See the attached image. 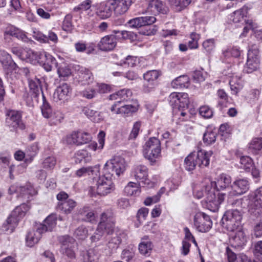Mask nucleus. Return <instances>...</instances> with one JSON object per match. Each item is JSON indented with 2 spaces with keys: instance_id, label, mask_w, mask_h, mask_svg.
<instances>
[{
  "instance_id": "obj_1",
  "label": "nucleus",
  "mask_w": 262,
  "mask_h": 262,
  "mask_svg": "<svg viewBox=\"0 0 262 262\" xmlns=\"http://www.w3.org/2000/svg\"><path fill=\"white\" fill-rule=\"evenodd\" d=\"M114 159L107 161L104 167V176L97 180L96 186L93 188L98 195L104 196L111 192L114 184Z\"/></svg>"
},
{
  "instance_id": "obj_2",
  "label": "nucleus",
  "mask_w": 262,
  "mask_h": 262,
  "mask_svg": "<svg viewBox=\"0 0 262 262\" xmlns=\"http://www.w3.org/2000/svg\"><path fill=\"white\" fill-rule=\"evenodd\" d=\"M168 100L170 104L172 107L179 110V112L174 116V119H176L177 116H180L182 118L179 117V119L182 121L186 120V119L184 117L186 115V113L183 111H181V108H187L189 103L188 95L185 93H172L169 96Z\"/></svg>"
},
{
  "instance_id": "obj_3",
  "label": "nucleus",
  "mask_w": 262,
  "mask_h": 262,
  "mask_svg": "<svg viewBox=\"0 0 262 262\" xmlns=\"http://www.w3.org/2000/svg\"><path fill=\"white\" fill-rule=\"evenodd\" d=\"M161 143L156 138H150L143 146V154L145 159L155 163L161 157Z\"/></svg>"
},
{
  "instance_id": "obj_4",
  "label": "nucleus",
  "mask_w": 262,
  "mask_h": 262,
  "mask_svg": "<svg viewBox=\"0 0 262 262\" xmlns=\"http://www.w3.org/2000/svg\"><path fill=\"white\" fill-rule=\"evenodd\" d=\"M242 213L237 209L227 211L222 217V222L227 230L231 232L237 230L241 224Z\"/></svg>"
},
{
  "instance_id": "obj_5",
  "label": "nucleus",
  "mask_w": 262,
  "mask_h": 262,
  "mask_svg": "<svg viewBox=\"0 0 262 262\" xmlns=\"http://www.w3.org/2000/svg\"><path fill=\"white\" fill-rule=\"evenodd\" d=\"M114 217L112 210H106L102 213L98 225L97 231L100 235L106 233L112 234L114 231Z\"/></svg>"
},
{
  "instance_id": "obj_6",
  "label": "nucleus",
  "mask_w": 262,
  "mask_h": 262,
  "mask_svg": "<svg viewBox=\"0 0 262 262\" xmlns=\"http://www.w3.org/2000/svg\"><path fill=\"white\" fill-rule=\"evenodd\" d=\"M249 197V211L251 216L262 213V186L251 193Z\"/></svg>"
},
{
  "instance_id": "obj_7",
  "label": "nucleus",
  "mask_w": 262,
  "mask_h": 262,
  "mask_svg": "<svg viewBox=\"0 0 262 262\" xmlns=\"http://www.w3.org/2000/svg\"><path fill=\"white\" fill-rule=\"evenodd\" d=\"M260 60L259 50L257 46L253 45L248 50L247 60L244 67V70L248 73H250L257 70L259 68Z\"/></svg>"
},
{
  "instance_id": "obj_8",
  "label": "nucleus",
  "mask_w": 262,
  "mask_h": 262,
  "mask_svg": "<svg viewBox=\"0 0 262 262\" xmlns=\"http://www.w3.org/2000/svg\"><path fill=\"white\" fill-rule=\"evenodd\" d=\"M58 241L61 244L60 252L69 258L74 259L76 257L74 250L76 245L75 240L69 235H66L58 237Z\"/></svg>"
},
{
  "instance_id": "obj_9",
  "label": "nucleus",
  "mask_w": 262,
  "mask_h": 262,
  "mask_svg": "<svg viewBox=\"0 0 262 262\" xmlns=\"http://www.w3.org/2000/svg\"><path fill=\"white\" fill-rule=\"evenodd\" d=\"M34 191L33 187L29 184L23 186L15 184L12 185L9 189L10 194L16 193L17 198L27 201L30 199V196L33 194Z\"/></svg>"
},
{
  "instance_id": "obj_10",
  "label": "nucleus",
  "mask_w": 262,
  "mask_h": 262,
  "mask_svg": "<svg viewBox=\"0 0 262 262\" xmlns=\"http://www.w3.org/2000/svg\"><path fill=\"white\" fill-rule=\"evenodd\" d=\"M92 139L91 135L88 133L74 131L66 137V142L68 144L79 145L89 143Z\"/></svg>"
},
{
  "instance_id": "obj_11",
  "label": "nucleus",
  "mask_w": 262,
  "mask_h": 262,
  "mask_svg": "<svg viewBox=\"0 0 262 262\" xmlns=\"http://www.w3.org/2000/svg\"><path fill=\"white\" fill-rule=\"evenodd\" d=\"M7 116L6 122L7 125L12 128L11 130L25 129V125L22 122L21 115L19 112L11 110L7 113Z\"/></svg>"
},
{
  "instance_id": "obj_12",
  "label": "nucleus",
  "mask_w": 262,
  "mask_h": 262,
  "mask_svg": "<svg viewBox=\"0 0 262 262\" xmlns=\"http://www.w3.org/2000/svg\"><path fill=\"white\" fill-rule=\"evenodd\" d=\"M194 224L198 231L206 232L211 229L212 224L209 216L202 213L196 214L194 216Z\"/></svg>"
},
{
  "instance_id": "obj_13",
  "label": "nucleus",
  "mask_w": 262,
  "mask_h": 262,
  "mask_svg": "<svg viewBox=\"0 0 262 262\" xmlns=\"http://www.w3.org/2000/svg\"><path fill=\"white\" fill-rule=\"evenodd\" d=\"M206 193V202L208 206H211L213 208L212 210L215 211L217 209L220 205L224 201L225 198V194L223 193H218L216 196L213 188L207 190Z\"/></svg>"
},
{
  "instance_id": "obj_14",
  "label": "nucleus",
  "mask_w": 262,
  "mask_h": 262,
  "mask_svg": "<svg viewBox=\"0 0 262 262\" xmlns=\"http://www.w3.org/2000/svg\"><path fill=\"white\" fill-rule=\"evenodd\" d=\"M42 104L41 106V113L43 116L46 118H51L55 124L59 123L62 118L59 113L53 114L51 107L47 101L43 94L42 93Z\"/></svg>"
},
{
  "instance_id": "obj_15",
  "label": "nucleus",
  "mask_w": 262,
  "mask_h": 262,
  "mask_svg": "<svg viewBox=\"0 0 262 262\" xmlns=\"http://www.w3.org/2000/svg\"><path fill=\"white\" fill-rule=\"evenodd\" d=\"M148 7L147 11L154 15L159 13L166 14L168 11V8L165 4L161 0H147Z\"/></svg>"
},
{
  "instance_id": "obj_16",
  "label": "nucleus",
  "mask_w": 262,
  "mask_h": 262,
  "mask_svg": "<svg viewBox=\"0 0 262 262\" xmlns=\"http://www.w3.org/2000/svg\"><path fill=\"white\" fill-rule=\"evenodd\" d=\"M147 171L148 169L145 166L139 165L134 168L133 174L139 183L149 186L151 183L147 179Z\"/></svg>"
},
{
  "instance_id": "obj_17",
  "label": "nucleus",
  "mask_w": 262,
  "mask_h": 262,
  "mask_svg": "<svg viewBox=\"0 0 262 262\" xmlns=\"http://www.w3.org/2000/svg\"><path fill=\"white\" fill-rule=\"evenodd\" d=\"M70 90V86L67 83L58 86L53 94L54 101L57 102H64L68 99Z\"/></svg>"
},
{
  "instance_id": "obj_18",
  "label": "nucleus",
  "mask_w": 262,
  "mask_h": 262,
  "mask_svg": "<svg viewBox=\"0 0 262 262\" xmlns=\"http://www.w3.org/2000/svg\"><path fill=\"white\" fill-rule=\"evenodd\" d=\"M232 195H239L247 192L249 188V182L245 179H238L235 181L231 185Z\"/></svg>"
},
{
  "instance_id": "obj_19",
  "label": "nucleus",
  "mask_w": 262,
  "mask_h": 262,
  "mask_svg": "<svg viewBox=\"0 0 262 262\" xmlns=\"http://www.w3.org/2000/svg\"><path fill=\"white\" fill-rule=\"evenodd\" d=\"M159 75V72L157 70L149 71L144 74V80L148 83L144 84V91L145 92H149L154 88L155 81L158 79Z\"/></svg>"
},
{
  "instance_id": "obj_20",
  "label": "nucleus",
  "mask_w": 262,
  "mask_h": 262,
  "mask_svg": "<svg viewBox=\"0 0 262 262\" xmlns=\"http://www.w3.org/2000/svg\"><path fill=\"white\" fill-rule=\"evenodd\" d=\"M232 179L230 176L225 173L220 174L214 182H211L210 185H214L217 190H224L231 186Z\"/></svg>"
},
{
  "instance_id": "obj_21",
  "label": "nucleus",
  "mask_w": 262,
  "mask_h": 262,
  "mask_svg": "<svg viewBox=\"0 0 262 262\" xmlns=\"http://www.w3.org/2000/svg\"><path fill=\"white\" fill-rule=\"evenodd\" d=\"M113 4V3L109 2L100 4L97 9V15L102 19L110 17L112 14L113 10H115Z\"/></svg>"
},
{
  "instance_id": "obj_22",
  "label": "nucleus",
  "mask_w": 262,
  "mask_h": 262,
  "mask_svg": "<svg viewBox=\"0 0 262 262\" xmlns=\"http://www.w3.org/2000/svg\"><path fill=\"white\" fill-rule=\"evenodd\" d=\"M156 20V18L154 16L139 17L129 20L128 24L132 27L140 28L144 26L150 25Z\"/></svg>"
},
{
  "instance_id": "obj_23",
  "label": "nucleus",
  "mask_w": 262,
  "mask_h": 262,
  "mask_svg": "<svg viewBox=\"0 0 262 262\" xmlns=\"http://www.w3.org/2000/svg\"><path fill=\"white\" fill-rule=\"evenodd\" d=\"M29 209L30 206L28 205L23 203L15 207L9 216L14 221H16V223L18 224L19 221L25 216Z\"/></svg>"
},
{
  "instance_id": "obj_24",
  "label": "nucleus",
  "mask_w": 262,
  "mask_h": 262,
  "mask_svg": "<svg viewBox=\"0 0 262 262\" xmlns=\"http://www.w3.org/2000/svg\"><path fill=\"white\" fill-rule=\"evenodd\" d=\"M57 217L55 214L49 215L44 221L43 223L38 227L39 232L44 233L47 231H52L56 227Z\"/></svg>"
},
{
  "instance_id": "obj_25",
  "label": "nucleus",
  "mask_w": 262,
  "mask_h": 262,
  "mask_svg": "<svg viewBox=\"0 0 262 262\" xmlns=\"http://www.w3.org/2000/svg\"><path fill=\"white\" fill-rule=\"evenodd\" d=\"M212 152L199 150L195 154L197 165L201 168L207 167L210 163V157Z\"/></svg>"
},
{
  "instance_id": "obj_26",
  "label": "nucleus",
  "mask_w": 262,
  "mask_h": 262,
  "mask_svg": "<svg viewBox=\"0 0 262 262\" xmlns=\"http://www.w3.org/2000/svg\"><path fill=\"white\" fill-rule=\"evenodd\" d=\"M98 46L102 51H108L113 50L115 48V36L110 35L103 37Z\"/></svg>"
},
{
  "instance_id": "obj_27",
  "label": "nucleus",
  "mask_w": 262,
  "mask_h": 262,
  "mask_svg": "<svg viewBox=\"0 0 262 262\" xmlns=\"http://www.w3.org/2000/svg\"><path fill=\"white\" fill-rule=\"evenodd\" d=\"M139 106V105L137 102L133 104L123 105L118 107L116 113L123 117L130 116L138 110Z\"/></svg>"
},
{
  "instance_id": "obj_28",
  "label": "nucleus",
  "mask_w": 262,
  "mask_h": 262,
  "mask_svg": "<svg viewBox=\"0 0 262 262\" xmlns=\"http://www.w3.org/2000/svg\"><path fill=\"white\" fill-rule=\"evenodd\" d=\"M76 205L77 203L74 200L68 199L66 201L58 202L57 208L66 214H69L71 213Z\"/></svg>"
},
{
  "instance_id": "obj_29",
  "label": "nucleus",
  "mask_w": 262,
  "mask_h": 262,
  "mask_svg": "<svg viewBox=\"0 0 262 262\" xmlns=\"http://www.w3.org/2000/svg\"><path fill=\"white\" fill-rule=\"evenodd\" d=\"M42 232H39L38 228L36 231H30L26 236V244L29 247H32L37 244L41 238Z\"/></svg>"
},
{
  "instance_id": "obj_30",
  "label": "nucleus",
  "mask_w": 262,
  "mask_h": 262,
  "mask_svg": "<svg viewBox=\"0 0 262 262\" xmlns=\"http://www.w3.org/2000/svg\"><path fill=\"white\" fill-rule=\"evenodd\" d=\"M148 238L147 236H144L139 245L138 248L140 253L144 255H149L152 249V244L150 241H148Z\"/></svg>"
},
{
  "instance_id": "obj_31",
  "label": "nucleus",
  "mask_w": 262,
  "mask_h": 262,
  "mask_svg": "<svg viewBox=\"0 0 262 262\" xmlns=\"http://www.w3.org/2000/svg\"><path fill=\"white\" fill-rule=\"evenodd\" d=\"M39 60V64L48 72L52 70V65L55 63V59L50 54H42Z\"/></svg>"
},
{
  "instance_id": "obj_32",
  "label": "nucleus",
  "mask_w": 262,
  "mask_h": 262,
  "mask_svg": "<svg viewBox=\"0 0 262 262\" xmlns=\"http://www.w3.org/2000/svg\"><path fill=\"white\" fill-rule=\"evenodd\" d=\"M251 5H246L244 6L240 9L234 11L232 16L233 21L235 23H238L241 21L243 19L244 17L246 16L248 11L251 9Z\"/></svg>"
},
{
  "instance_id": "obj_33",
  "label": "nucleus",
  "mask_w": 262,
  "mask_h": 262,
  "mask_svg": "<svg viewBox=\"0 0 262 262\" xmlns=\"http://www.w3.org/2000/svg\"><path fill=\"white\" fill-rule=\"evenodd\" d=\"M189 78L187 75H182L171 82V86L175 89L187 88L189 85Z\"/></svg>"
},
{
  "instance_id": "obj_34",
  "label": "nucleus",
  "mask_w": 262,
  "mask_h": 262,
  "mask_svg": "<svg viewBox=\"0 0 262 262\" xmlns=\"http://www.w3.org/2000/svg\"><path fill=\"white\" fill-rule=\"evenodd\" d=\"M229 84L231 90L235 94L243 88L242 81L237 75H232L230 77Z\"/></svg>"
},
{
  "instance_id": "obj_35",
  "label": "nucleus",
  "mask_w": 262,
  "mask_h": 262,
  "mask_svg": "<svg viewBox=\"0 0 262 262\" xmlns=\"http://www.w3.org/2000/svg\"><path fill=\"white\" fill-rule=\"evenodd\" d=\"M132 92L129 89H123L116 92V104L126 101L130 99Z\"/></svg>"
},
{
  "instance_id": "obj_36",
  "label": "nucleus",
  "mask_w": 262,
  "mask_h": 262,
  "mask_svg": "<svg viewBox=\"0 0 262 262\" xmlns=\"http://www.w3.org/2000/svg\"><path fill=\"white\" fill-rule=\"evenodd\" d=\"M1 62L4 68L8 71L14 70L17 67L16 64L12 59L11 55L7 53H4L3 57L1 59Z\"/></svg>"
},
{
  "instance_id": "obj_37",
  "label": "nucleus",
  "mask_w": 262,
  "mask_h": 262,
  "mask_svg": "<svg viewBox=\"0 0 262 262\" xmlns=\"http://www.w3.org/2000/svg\"><path fill=\"white\" fill-rule=\"evenodd\" d=\"M29 85L30 91L34 95L35 97H37L40 93L43 94L39 79L35 78L29 80Z\"/></svg>"
},
{
  "instance_id": "obj_38",
  "label": "nucleus",
  "mask_w": 262,
  "mask_h": 262,
  "mask_svg": "<svg viewBox=\"0 0 262 262\" xmlns=\"http://www.w3.org/2000/svg\"><path fill=\"white\" fill-rule=\"evenodd\" d=\"M17 224L16 221H14L12 218L8 216L6 222L2 226V231L7 234L11 233L17 226Z\"/></svg>"
},
{
  "instance_id": "obj_39",
  "label": "nucleus",
  "mask_w": 262,
  "mask_h": 262,
  "mask_svg": "<svg viewBox=\"0 0 262 262\" xmlns=\"http://www.w3.org/2000/svg\"><path fill=\"white\" fill-rule=\"evenodd\" d=\"M140 183L130 182L124 188V191L127 195H136L140 192Z\"/></svg>"
},
{
  "instance_id": "obj_40",
  "label": "nucleus",
  "mask_w": 262,
  "mask_h": 262,
  "mask_svg": "<svg viewBox=\"0 0 262 262\" xmlns=\"http://www.w3.org/2000/svg\"><path fill=\"white\" fill-rule=\"evenodd\" d=\"M130 4V0H116V12L120 14L124 13Z\"/></svg>"
},
{
  "instance_id": "obj_41",
  "label": "nucleus",
  "mask_w": 262,
  "mask_h": 262,
  "mask_svg": "<svg viewBox=\"0 0 262 262\" xmlns=\"http://www.w3.org/2000/svg\"><path fill=\"white\" fill-rule=\"evenodd\" d=\"M144 59L142 57L138 58L135 56H128L125 60L123 63H120V65L124 66L125 67H134L140 64Z\"/></svg>"
},
{
  "instance_id": "obj_42",
  "label": "nucleus",
  "mask_w": 262,
  "mask_h": 262,
  "mask_svg": "<svg viewBox=\"0 0 262 262\" xmlns=\"http://www.w3.org/2000/svg\"><path fill=\"white\" fill-rule=\"evenodd\" d=\"M82 262H97L98 256L96 251L93 249H90L82 254Z\"/></svg>"
},
{
  "instance_id": "obj_43",
  "label": "nucleus",
  "mask_w": 262,
  "mask_h": 262,
  "mask_svg": "<svg viewBox=\"0 0 262 262\" xmlns=\"http://www.w3.org/2000/svg\"><path fill=\"white\" fill-rule=\"evenodd\" d=\"M184 165L188 171L193 170L197 165L195 154L191 153L189 154L184 160Z\"/></svg>"
},
{
  "instance_id": "obj_44",
  "label": "nucleus",
  "mask_w": 262,
  "mask_h": 262,
  "mask_svg": "<svg viewBox=\"0 0 262 262\" xmlns=\"http://www.w3.org/2000/svg\"><path fill=\"white\" fill-rule=\"evenodd\" d=\"M79 76L82 84H90L93 81L92 73L86 69L81 70L79 73Z\"/></svg>"
},
{
  "instance_id": "obj_45",
  "label": "nucleus",
  "mask_w": 262,
  "mask_h": 262,
  "mask_svg": "<svg viewBox=\"0 0 262 262\" xmlns=\"http://www.w3.org/2000/svg\"><path fill=\"white\" fill-rule=\"evenodd\" d=\"M126 169V163L123 158L116 157V174L119 176L122 174Z\"/></svg>"
},
{
  "instance_id": "obj_46",
  "label": "nucleus",
  "mask_w": 262,
  "mask_h": 262,
  "mask_svg": "<svg viewBox=\"0 0 262 262\" xmlns=\"http://www.w3.org/2000/svg\"><path fill=\"white\" fill-rule=\"evenodd\" d=\"M252 216H255L258 221L254 227L253 234L256 238L260 237L262 236V213Z\"/></svg>"
},
{
  "instance_id": "obj_47",
  "label": "nucleus",
  "mask_w": 262,
  "mask_h": 262,
  "mask_svg": "<svg viewBox=\"0 0 262 262\" xmlns=\"http://www.w3.org/2000/svg\"><path fill=\"white\" fill-rule=\"evenodd\" d=\"M191 0H171V4L176 11H180L191 3Z\"/></svg>"
},
{
  "instance_id": "obj_48",
  "label": "nucleus",
  "mask_w": 262,
  "mask_h": 262,
  "mask_svg": "<svg viewBox=\"0 0 262 262\" xmlns=\"http://www.w3.org/2000/svg\"><path fill=\"white\" fill-rule=\"evenodd\" d=\"M233 239L237 245L239 246L245 245L247 242V237L245 233L243 231L240 230L236 232Z\"/></svg>"
},
{
  "instance_id": "obj_49",
  "label": "nucleus",
  "mask_w": 262,
  "mask_h": 262,
  "mask_svg": "<svg viewBox=\"0 0 262 262\" xmlns=\"http://www.w3.org/2000/svg\"><path fill=\"white\" fill-rule=\"evenodd\" d=\"M216 133L212 131H207L204 134L203 141L206 145H210L216 141Z\"/></svg>"
},
{
  "instance_id": "obj_50",
  "label": "nucleus",
  "mask_w": 262,
  "mask_h": 262,
  "mask_svg": "<svg viewBox=\"0 0 262 262\" xmlns=\"http://www.w3.org/2000/svg\"><path fill=\"white\" fill-rule=\"evenodd\" d=\"M200 38V34L195 32H192L190 35V39L188 45L190 49H197L198 48V41Z\"/></svg>"
},
{
  "instance_id": "obj_51",
  "label": "nucleus",
  "mask_w": 262,
  "mask_h": 262,
  "mask_svg": "<svg viewBox=\"0 0 262 262\" xmlns=\"http://www.w3.org/2000/svg\"><path fill=\"white\" fill-rule=\"evenodd\" d=\"M135 255V250L134 248L126 249L122 251L121 257L126 262H129Z\"/></svg>"
},
{
  "instance_id": "obj_52",
  "label": "nucleus",
  "mask_w": 262,
  "mask_h": 262,
  "mask_svg": "<svg viewBox=\"0 0 262 262\" xmlns=\"http://www.w3.org/2000/svg\"><path fill=\"white\" fill-rule=\"evenodd\" d=\"M72 16L71 14L67 15L63 21L62 29L67 32H71L73 30V26L72 24Z\"/></svg>"
},
{
  "instance_id": "obj_53",
  "label": "nucleus",
  "mask_w": 262,
  "mask_h": 262,
  "mask_svg": "<svg viewBox=\"0 0 262 262\" xmlns=\"http://www.w3.org/2000/svg\"><path fill=\"white\" fill-rule=\"evenodd\" d=\"M241 167L246 170H249L253 166V161L248 156H243L240 158Z\"/></svg>"
},
{
  "instance_id": "obj_54",
  "label": "nucleus",
  "mask_w": 262,
  "mask_h": 262,
  "mask_svg": "<svg viewBox=\"0 0 262 262\" xmlns=\"http://www.w3.org/2000/svg\"><path fill=\"white\" fill-rule=\"evenodd\" d=\"M223 54L224 56L227 58H229L230 56L237 58L240 56L241 51L238 48L236 47H233L232 48H229L223 51Z\"/></svg>"
},
{
  "instance_id": "obj_55",
  "label": "nucleus",
  "mask_w": 262,
  "mask_h": 262,
  "mask_svg": "<svg viewBox=\"0 0 262 262\" xmlns=\"http://www.w3.org/2000/svg\"><path fill=\"white\" fill-rule=\"evenodd\" d=\"M88 230L83 226L78 227L74 231V235L79 239H84L88 234Z\"/></svg>"
},
{
  "instance_id": "obj_56",
  "label": "nucleus",
  "mask_w": 262,
  "mask_h": 262,
  "mask_svg": "<svg viewBox=\"0 0 262 262\" xmlns=\"http://www.w3.org/2000/svg\"><path fill=\"white\" fill-rule=\"evenodd\" d=\"M257 27V24L252 20L248 19L246 21V25L243 29V32L241 34V37H245L250 30H253Z\"/></svg>"
},
{
  "instance_id": "obj_57",
  "label": "nucleus",
  "mask_w": 262,
  "mask_h": 262,
  "mask_svg": "<svg viewBox=\"0 0 262 262\" xmlns=\"http://www.w3.org/2000/svg\"><path fill=\"white\" fill-rule=\"evenodd\" d=\"M215 40L213 38L205 40L202 44L204 49L208 53H211L215 48Z\"/></svg>"
},
{
  "instance_id": "obj_58",
  "label": "nucleus",
  "mask_w": 262,
  "mask_h": 262,
  "mask_svg": "<svg viewBox=\"0 0 262 262\" xmlns=\"http://www.w3.org/2000/svg\"><path fill=\"white\" fill-rule=\"evenodd\" d=\"M148 213V209L145 207H142L138 211L136 217L140 224L146 220Z\"/></svg>"
},
{
  "instance_id": "obj_59",
  "label": "nucleus",
  "mask_w": 262,
  "mask_h": 262,
  "mask_svg": "<svg viewBox=\"0 0 262 262\" xmlns=\"http://www.w3.org/2000/svg\"><path fill=\"white\" fill-rule=\"evenodd\" d=\"M249 148L255 151L260 150L262 148V138L254 139L250 144Z\"/></svg>"
},
{
  "instance_id": "obj_60",
  "label": "nucleus",
  "mask_w": 262,
  "mask_h": 262,
  "mask_svg": "<svg viewBox=\"0 0 262 262\" xmlns=\"http://www.w3.org/2000/svg\"><path fill=\"white\" fill-rule=\"evenodd\" d=\"M56 163V160L54 157H48L46 158L43 163L42 166L44 168L51 169L53 168Z\"/></svg>"
},
{
  "instance_id": "obj_61",
  "label": "nucleus",
  "mask_w": 262,
  "mask_h": 262,
  "mask_svg": "<svg viewBox=\"0 0 262 262\" xmlns=\"http://www.w3.org/2000/svg\"><path fill=\"white\" fill-rule=\"evenodd\" d=\"M57 72L59 77H68L71 74V69L66 64L60 66L58 68Z\"/></svg>"
},
{
  "instance_id": "obj_62",
  "label": "nucleus",
  "mask_w": 262,
  "mask_h": 262,
  "mask_svg": "<svg viewBox=\"0 0 262 262\" xmlns=\"http://www.w3.org/2000/svg\"><path fill=\"white\" fill-rule=\"evenodd\" d=\"M199 113L205 118H210L213 116V112L208 106L204 105L200 107Z\"/></svg>"
},
{
  "instance_id": "obj_63",
  "label": "nucleus",
  "mask_w": 262,
  "mask_h": 262,
  "mask_svg": "<svg viewBox=\"0 0 262 262\" xmlns=\"http://www.w3.org/2000/svg\"><path fill=\"white\" fill-rule=\"evenodd\" d=\"M89 168L90 169V171L88 172V175L92 177L93 179H97L100 176V165L97 164L94 166H89Z\"/></svg>"
},
{
  "instance_id": "obj_64",
  "label": "nucleus",
  "mask_w": 262,
  "mask_h": 262,
  "mask_svg": "<svg viewBox=\"0 0 262 262\" xmlns=\"http://www.w3.org/2000/svg\"><path fill=\"white\" fill-rule=\"evenodd\" d=\"M141 125V122L140 121H137L134 124L132 130L129 137L130 139H134L136 138L138 135Z\"/></svg>"
}]
</instances>
